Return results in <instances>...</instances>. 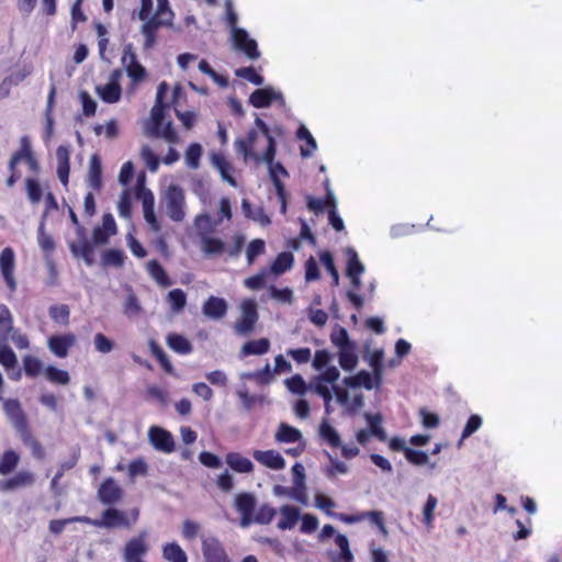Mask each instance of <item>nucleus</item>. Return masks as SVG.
Instances as JSON below:
<instances>
[{"label": "nucleus", "mask_w": 562, "mask_h": 562, "mask_svg": "<svg viewBox=\"0 0 562 562\" xmlns=\"http://www.w3.org/2000/svg\"><path fill=\"white\" fill-rule=\"evenodd\" d=\"M173 13L169 8L168 0H157V11L155 15L147 19L142 26V33L145 36V48H151L156 43V33L160 26L170 25Z\"/></svg>", "instance_id": "obj_1"}, {"label": "nucleus", "mask_w": 562, "mask_h": 562, "mask_svg": "<svg viewBox=\"0 0 562 562\" xmlns=\"http://www.w3.org/2000/svg\"><path fill=\"white\" fill-rule=\"evenodd\" d=\"M165 117L164 104H154L150 111V121L145 126V133L150 137H162L168 143L176 144L179 142L178 134L171 122L162 126Z\"/></svg>", "instance_id": "obj_2"}, {"label": "nucleus", "mask_w": 562, "mask_h": 562, "mask_svg": "<svg viewBox=\"0 0 562 562\" xmlns=\"http://www.w3.org/2000/svg\"><path fill=\"white\" fill-rule=\"evenodd\" d=\"M267 139L263 137L261 131L256 125V128L250 130L246 137L237 138L234 143L235 150L238 155L243 156L244 161L247 162L252 160L255 162H260L262 159V153L259 148V143Z\"/></svg>", "instance_id": "obj_3"}, {"label": "nucleus", "mask_w": 562, "mask_h": 562, "mask_svg": "<svg viewBox=\"0 0 562 562\" xmlns=\"http://www.w3.org/2000/svg\"><path fill=\"white\" fill-rule=\"evenodd\" d=\"M340 378L337 367H329L323 373L313 376L310 381V391L319 395L324 400L326 413H330V402L333 393L328 384L336 383Z\"/></svg>", "instance_id": "obj_4"}, {"label": "nucleus", "mask_w": 562, "mask_h": 562, "mask_svg": "<svg viewBox=\"0 0 562 562\" xmlns=\"http://www.w3.org/2000/svg\"><path fill=\"white\" fill-rule=\"evenodd\" d=\"M11 339L19 349L30 347L29 338L13 326V316L9 307L0 305V344H5Z\"/></svg>", "instance_id": "obj_5"}, {"label": "nucleus", "mask_w": 562, "mask_h": 562, "mask_svg": "<svg viewBox=\"0 0 562 562\" xmlns=\"http://www.w3.org/2000/svg\"><path fill=\"white\" fill-rule=\"evenodd\" d=\"M162 202L166 207L167 215L175 222H182L186 217V193L178 184L167 187Z\"/></svg>", "instance_id": "obj_6"}, {"label": "nucleus", "mask_w": 562, "mask_h": 562, "mask_svg": "<svg viewBox=\"0 0 562 562\" xmlns=\"http://www.w3.org/2000/svg\"><path fill=\"white\" fill-rule=\"evenodd\" d=\"M255 125L259 127L263 137L267 139V148L262 153L261 161L268 165L270 178H273V176L278 178H280V176L288 177L286 169L280 162H274L276 140L270 134L268 125L258 116L255 120Z\"/></svg>", "instance_id": "obj_7"}, {"label": "nucleus", "mask_w": 562, "mask_h": 562, "mask_svg": "<svg viewBox=\"0 0 562 562\" xmlns=\"http://www.w3.org/2000/svg\"><path fill=\"white\" fill-rule=\"evenodd\" d=\"M149 550L148 532L142 530L125 542L121 551L122 560L123 562H146L144 559Z\"/></svg>", "instance_id": "obj_8"}, {"label": "nucleus", "mask_w": 562, "mask_h": 562, "mask_svg": "<svg viewBox=\"0 0 562 562\" xmlns=\"http://www.w3.org/2000/svg\"><path fill=\"white\" fill-rule=\"evenodd\" d=\"M241 317L234 328L238 335L246 336L254 330L258 321L257 303L254 300H245L241 305Z\"/></svg>", "instance_id": "obj_9"}, {"label": "nucleus", "mask_w": 562, "mask_h": 562, "mask_svg": "<svg viewBox=\"0 0 562 562\" xmlns=\"http://www.w3.org/2000/svg\"><path fill=\"white\" fill-rule=\"evenodd\" d=\"M121 61L126 70L127 76L132 79L133 83H138L139 81L145 79L147 75L146 69L138 63L136 54L133 50L132 44H127L124 46Z\"/></svg>", "instance_id": "obj_10"}, {"label": "nucleus", "mask_w": 562, "mask_h": 562, "mask_svg": "<svg viewBox=\"0 0 562 562\" xmlns=\"http://www.w3.org/2000/svg\"><path fill=\"white\" fill-rule=\"evenodd\" d=\"M257 505V499L251 493H239L235 496L234 506L240 514V526L247 528L252 524L254 510Z\"/></svg>", "instance_id": "obj_11"}, {"label": "nucleus", "mask_w": 562, "mask_h": 562, "mask_svg": "<svg viewBox=\"0 0 562 562\" xmlns=\"http://www.w3.org/2000/svg\"><path fill=\"white\" fill-rule=\"evenodd\" d=\"M202 552L205 562H231L223 544L216 537L202 538Z\"/></svg>", "instance_id": "obj_12"}, {"label": "nucleus", "mask_w": 562, "mask_h": 562, "mask_svg": "<svg viewBox=\"0 0 562 562\" xmlns=\"http://www.w3.org/2000/svg\"><path fill=\"white\" fill-rule=\"evenodd\" d=\"M232 40L236 49L243 52L249 59H258L260 52L257 42L249 37L245 29H236L232 34Z\"/></svg>", "instance_id": "obj_13"}, {"label": "nucleus", "mask_w": 562, "mask_h": 562, "mask_svg": "<svg viewBox=\"0 0 562 562\" xmlns=\"http://www.w3.org/2000/svg\"><path fill=\"white\" fill-rule=\"evenodd\" d=\"M148 439L151 446L160 452L171 453L175 450L173 436L159 426H151L149 428Z\"/></svg>", "instance_id": "obj_14"}, {"label": "nucleus", "mask_w": 562, "mask_h": 562, "mask_svg": "<svg viewBox=\"0 0 562 562\" xmlns=\"http://www.w3.org/2000/svg\"><path fill=\"white\" fill-rule=\"evenodd\" d=\"M123 494L122 487L112 477L105 479L98 490L99 501L109 506L119 503Z\"/></svg>", "instance_id": "obj_15"}, {"label": "nucleus", "mask_w": 562, "mask_h": 562, "mask_svg": "<svg viewBox=\"0 0 562 562\" xmlns=\"http://www.w3.org/2000/svg\"><path fill=\"white\" fill-rule=\"evenodd\" d=\"M15 256L12 248L7 247L0 254V269L2 277L11 291H15L16 281L14 278Z\"/></svg>", "instance_id": "obj_16"}, {"label": "nucleus", "mask_w": 562, "mask_h": 562, "mask_svg": "<svg viewBox=\"0 0 562 562\" xmlns=\"http://www.w3.org/2000/svg\"><path fill=\"white\" fill-rule=\"evenodd\" d=\"M77 338L74 334L54 335L48 338V349L58 358H66L69 349L76 345Z\"/></svg>", "instance_id": "obj_17"}, {"label": "nucleus", "mask_w": 562, "mask_h": 562, "mask_svg": "<svg viewBox=\"0 0 562 562\" xmlns=\"http://www.w3.org/2000/svg\"><path fill=\"white\" fill-rule=\"evenodd\" d=\"M3 409L9 420L18 431L24 432L27 429L26 418L19 401L11 398L5 400L3 402Z\"/></svg>", "instance_id": "obj_18"}, {"label": "nucleus", "mask_w": 562, "mask_h": 562, "mask_svg": "<svg viewBox=\"0 0 562 562\" xmlns=\"http://www.w3.org/2000/svg\"><path fill=\"white\" fill-rule=\"evenodd\" d=\"M100 524H97V528H115L124 527L130 528L132 526L130 519H127L124 512L119 510L114 507H110L102 513V518L99 519Z\"/></svg>", "instance_id": "obj_19"}, {"label": "nucleus", "mask_w": 562, "mask_h": 562, "mask_svg": "<svg viewBox=\"0 0 562 562\" xmlns=\"http://www.w3.org/2000/svg\"><path fill=\"white\" fill-rule=\"evenodd\" d=\"M252 457L257 462L272 470H282L285 467L284 458L277 450H255Z\"/></svg>", "instance_id": "obj_20"}, {"label": "nucleus", "mask_w": 562, "mask_h": 562, "mask_svg": "<svg viewBox=\"0 0 562 562\" xmlns=\"http://www.w3.org/2000/svg\"><path fill=\"white\" fill-rule=\"evenodd\" d=\"M273 100H280L282 104L284 103L282 93L280 91H276L272 88L257 89L250 94L249 98V102L255 108L269 106Z\"/></svg>", "instance_id": "obj_21"}, {"label": "nucleus", "mask_w": 562, "mask_h": 562, "mask_svg": "<svg viewBox=\"0 0 562 562\" xmlns=\"http://www.w3.org/2000/svg\"><path fill=\"white\" fill-rule=\"evenodd\" d=\"M228 310L227 302L217 296H210L203 304L202 312L203 314L211 319H221L223 318Z\"/></svg>", "instance_id": "obj_22"}, {"label": "nucleus", "mask_w": 562, "mask_h": 562, "mask_svg": "<svg viewBox=\"0 0 562 562\" xmlns=\"http://www.w3.org/2000/svg\"><path fill=\"white\" fill-rule=\"evenodd\" d=\"M357 351L358 346L356 342L338 350V362L344 371L351 372L357 368L359 363Z\"/></svg>", "instance_id": "obj_23"}, {"label": "nucleus", "mask_w": 562, "mask_h": 562, "mask_svg": "<svg viewBox=\"0 0 562 562\" xmlns=\"http://www.w3.org/2000/svg\"><path fill=\"white\" fill-rule=\"evenodd\" d=\"M69 248L75 257L82 258L88 266H92L94 263V248L88 238L71 241L69 244Z\"/></svg>", "instance_id": "obj_24"}, {"label": "nucleus", "mask_w": 562, "mask_h": 562, "mask_svg": "<svg viewBox=\"0 0 562 562\" xmlns=\"http://www.w3.org/2000/svg\"><path fill=\"white\" fill-rule=\"evenodd\" d=\"M280 520L278 528L281 530H291L300 519V509L292 505H283L279 509Z\"/></svg>", "instance_id": "obj_25"}, {"label": "nucleus", "mask_w": 562, "mask_h": 562, "mask_svg": "<svg viewBox=\"0 0 562 562\" xmlns=\"http://www.w3.org/2000/svg\"><path fill=\"white\" fill-rule=\"evenodd\" d=\"M34 476L31 472L21 471L16 473L13 477L4 481H0V490L1 491H13L15 488L22 486H29L33 484Z\"/></svg>", "instance_id": "obj_26"}, {"label": "nucleus", "mask_w": 562, "mask_h": 562, "mask_svg": "<svg viewBox=\"0 0 562 562\" xmlns=\"http://www.w3.org/2000/svg\"><path fill=\"white\" fill-rule=\"evenodd\" d=\"M345 386L350 389L364 387L366 390L373 389V380L370 372L366 370L359 371L355 375L345 376L342 380Z\"/></svg>", "instance_id": "obj_27"}, {"label": "nucleus", "mask_w": 562, "mask_h": 562, "mask_svg": "<svg viewBox=\"0 0 562 562\" xmlns=\"http://www.w3.org/2000/svg\"><path fill=\"white\" fill-rule=\"evenodd\" d=\"M226 463L232 470L238 473H250L254 470L252 462L248 458L243 457L238 452L227 453Z\"/></svg>", "instance_id": "obj_28"}, {"label": "nucleus", "mask_w": 562, "mask_h": 562, "mask_svg": "<svg viewBox=\"0 0 562 562\" xmlns=\"http://www.w3.org/2000/svg\"><path fill=\"white\" fill-rule=\"evenodd\" d=\"M95 91L101 100L105 103H116L120 101L122 95L120 83L108 82L103 86H98Z\"/></svg>", "instance_id": "obj_29"}, {"label": "nucleus", "mask_w": 562, "mask_h": 562, "mask_svg": "<svg viewBox=\"0 0 562 562\" xmlns=\"http://www.w3.org/2000/svg\"><path fill=\"white\" fill-rule=\"evenodd\" d=\"M274 439L280 443H293L302 439V434L299 429L285 423H281L274 435Z\"/></svg>", "instance_id": "obj_30"}, {"label": "nucleus", "mask_w": 562, "mask_h": 562, "mask_svg": "<svg viewBox=\"0 0 562 562\" xmlns=\"http://www.w3.org/2000/svg\"><path fill=\"white\" fill-rule=\"evenodd\" d=\"M167 345L175 352L180 355H189L192 352V344L184 336L171 333L167 336Z\"/></svg>", "instance_id": "obj_31"}, {"label": "nucleus", "mask_w": 562, "mask_h": 562, "mask_svg": "<svg viewBox=\"0 0 562 562\" xmlns=\"http://www.w3.org/2000/svg\"><path fill=\"white\" fill-rule=\"evenodd\" d=\"M212 162L215 168L220 171L223 180L228 182L232 187H237L235 178L232 176L233 166L223 155H213Z\"/></svg>", "instance_id": "obj_32"}, {"label": "nucleus", "mask_w": 562, "mask_h": 562, "mask_svg": "<svg viewBox=\"0 0 562 562\" xmlns=\"http://www.w3.org/2000/svg\"><path fill=\"white\" fill-rule=\"evenodd\" d=\"M101 160L98 155H92L89 162L88 183L93 190H100L102 186L101 181Z\"/></svg>", "instance_id": "obj_33"}, {"label": "nucleus", "mask_w": 562, "mask_h": 562, "mask_svg": "<svg viewBox=\"0 0 562 562\" xmlns=\"http://www.w3.org/2000/svg\"><path fill=\"white\" fill-rule=\"evenodd\" d=\"M194 226L198 231L200 239H202L203 235L210 236V234L215 231V228L218 226V222H216V220H212L207 213H203L195 217Z\"/></svg>", "instance_id": "obj_34"}, {"label": "nucleus", "mask_w": 562, "mask_h": 562, "mask_svg": "<svg viewBox=\"0 0 562 562\" xmlns=\"http://www.w3.org/2000/svg\"><path fill=\"white\" fill-rule=\"evenodd\" d=\"M147 272L161 286L166 288L172 284L167 272L157 260H150L147 262Z\"/></svg>", "instance_id": "obj_35"}, {"label": "nucleus", "mask_w": 562, "mask_h": 562, "mask_svg": "<svg viewBox=\"0 0 562 562\" xmlns=\"http://www.w3.org/2000/svg\"><path fill=\"white\" fill-rule=\"evenodd\" d=\"M202 250L207 256H218L226 249L225 243L220 238L211 236H202L201 239Z\"/></svg>", "instance_id": "obj_36"}, {"label": "nucleus", "mask_w": 562, "mask_h": 562, "mask_svg": "<svg viewBox=\"0 0 562 562\" xmlns=\"http://www.w3.org/2000/svg\"><path fill=\"white\" fill-rule=\"evenodd\" d=\"M270 341L267 338H260L257 340H250L246 342L241 348L243 356H251V355H265L269 351Z\"/></svg>", "instance_id": "obj_37"}, {"label": "nucleus", "mask_w": 562, "mask_h": 562, "mask_svg": "<svg viewBox=\"0 0 562 562\" xmlns=\"http://www.w3.org/2000/svg\"><path fill=\"white\" fill-rule=\"evenodd\" d=\"M293 261L294 257L291 252H281L271 265L270 272L277 276L282 274L292 268Z\"/></svg>", "instance_id": "obj_38"}, {"label": "nucleus", "mask_w": 562, "mask_h": 562, "mask_svg": "<svg viewBox=\"0 0 562 562\" xmlns=\"http://www.w3.org/2000/svg\"><path fill=\"white\" fill-rule=\"evenodd\" d=\"M319 436L324 441H326L333 448H338L341 446V440H340L339 434L326 420H324L319 426Z\"/></svg>", "instance_id": "obj_39"}, {"label": "nucleus", "mask_w": 562, "mask_h": 562, "mask_svg": "<svg viewBox=\"0 0 562 562\" xmlns=\"http://www.w3.org/2000/svg\"><path fill=\"white\" fill-rule=\"evenodd\" d=\"M162 557L169 562H188L187 553L176 542L164 546Z\"/></svg>", "instance_id": "obj_40"}, {"label": "nucleus", "mask_w": 562, "mask_h": 562, "mask_svg": "<svg viewBox=\"0 0 562 562\" xmlns=\"http://www.w3.org/2000/svg\"><path fill=\"white\" fill-rule=\"evenodd\" d=\"M367 423L370 427L369 432L376 437L380 441L386 440V434L383 427L381 426L382 423V416L380 414H369L367 413L364 415Z\"/></svg>", "instance_id": "obj_41"}, {"label": "nucleus", "mask_w": 562, "mask_h": 562, "mask_svg": "<svg viewBox=\"0 0 562 562\" xmlns=\"http://www.w3.org/2000/svg\"><path fill=\"white\" fill-rule=\"evenodd\" d=\"M46 379L54 384L66 385L70 381V375L66 370L58 369L54 366H47L44 369Z\"/></svg>", "instance_id": "obj_42"}, {"label": "nucleus", "mask_w": 562, "mask_h": 562, "mask_svg": "<svg viewBox=\"0 0 562 562\" xmlns=\"http://www.w3.org/2000/svg\"><path fill=\"white\" fill-rule=\"evenodd\" d=\"M347 276L362 274L364 272V266L360 261L357 251L353 248H347Z\"/></svg>", "instance_id": "obj_43"}, {"label": "nucleus", "mask_w": 562, "mask_h": 562, "mask_svg": "<svg viewBox=\"0 0 562 562\" xmlns=\"http://www.w3.org/2000/svg\"><path fill=\"white\" fill-rule=\"evenodd\" d=\"M296 136L299 139L305 140L308 146L307 148L301 147V156L304 158L311 157L313 151L317 148L316 140L313 135L304 125H301L297 130Z\"/></svg>", "instance_id": "obj_44"}, {"label": "nucleus", "mask_w": 562, "mask_h": 562, "mask_svg": "<svg viewBox=\"0 0 562 562\" xmlns=\"http://www.w3.org/2000/svg\"><path fill=\"white\" fill-rule=\"evenodd\" d=\"M333 361V355L326 349H319L315 351L314 358L312 360V367L314 370L323 373L327 368L333 367L330 363Z\"/></svg>", "instance_id": "obj_45"}, {"label": "nucleus", "mask_w": 562, "mask_h": 562, "mask_svg": "<svg viewBox=\"0 0 562 562\" xmlns=\"http://www.w3.org/2000/svg\"><path fill=\"white\" fill-rule=\"evenodd\" d=\"M167 303L172 312L179 313L187 304V295L181 289H173L167 295Z\"/></svg>", "instance_id": "obj_46"}, {"label": "nucleus", "mask_w": 562, "mask_h": 562, "mask_svg": "<svg viewBox=\"0 0 562 562\" xmlns=\"http://www.w3.org/2000/svg\"><path fill=\"white\" fill-rule=\"evenodd\" d=\"M19 456L13 450L5 451L0 461V474L7 475L11 473L19 463Z\"/></svg>", "instance_id": "obj_47"}, {"label": "nucleus", "mask_w": 562, "mask_h": 562, "mask_svg": "<svg viewBox=\"0 0 562 562\" xmlns=\"http://www.w3.org/2000/svg\"><path fill=\"white\" fill-rule=\"evenodd\" d=\"M202 156V147L200 144L194 143L189 146L186 151L184 160L189 168L198 169L200 166V158Z\"/></svg>", "instance_id": "obj_48"}, {"label": "nucleus", "mask_w": 562, "mask_h": 562, "mask_svg": "<svg viewBox=\"0 0 562 562\" xmlns=\"http://www.w3.org/2000/svg\"><path fill=\"white\" fill-rule=\"evenodd\" d=\"M437 504H438L437 497L434 496L432 494H429L426 499V503L423 507L424 522L428 528L432 527L434 519H435V509L437 507Z\"/></svg>", "instance_id": "obj_49"}, {"label": "nucleus", "mask_w": 562, "mask_h": 562, "mask_svg": "<svg viewBox=\"0 0 562 562\" xmlns=\"http://www.w3.org/2000/svg\"><path fill=\"white\" fill-rule=\"evenodd\" d=\"M23 367L25 374L31 378H35L44 371L43 362L33 356H25L23 358Z\"/></svg>", "instance_id": "obj_50"}, {"label": "nucleus", "mask_w": 562, "mask_h": 562, "mask_svg": "<svg viewBox=\"0 0 562 562\" xmlns=\"http://www.w3.org/2000/svg\"><path fill=\"white\" fill-rule=\"evenodd\" d=\"M277 514V510L268 504L259 507L257 513L252 516V522L260 525H268L272 521Z\"/></svg>", "instance_id": "obj_51"}, {"label": "nucleus", "mask_w": 562, "mask_h": 562, "mask_svg": "<svg viewBox=\"0 0 562 562\" xmlns=\"http://www.w3.org/2000/svg\"><path fill=\"white\" fill-rule=\"evenodd\" d=\"M142 313V306L136 295L130 291L124 302V314L128 318H135Z\"/></svg>", "instance_id": "obj_52"}, {"label": "nucleus", "mask_w": 562, "mask_h": 562, "mask_svg": "<svg viewBox=\"0 0 562 562\" xmlns=\"http://www.w3.org/2000/svg\"><path fill=\"white\" fill-rule=\"evenodd\" d=\"M26 194L31 203L37 204L42 200L43 192L40 182L34 178L25 180Z\"/></svg>", "instance_id": "obj_53"}, {"label": "nucleus", "mask_w": 562, "mask_h": 562, "mask_svg": "<svg viewBox=\"0 0 562 562\" xmlns=\"http://www.w3.org/2000/svg\"><path fill=\"white\" fill-rule=\"evenodd\" d=\"M149 348H150L151 353L159 361V363L162 367V369L167 373H172V371H173L172 364L169 361V359H168L167 355L165 353V351L161 349V347L156 341L150 340L149 341Z\"/></svg>", "instance_id": "obj_54"}, {"label": "nucleus", "mask_w": 562, "mask_h": 562, "mask_svg": "<svg viewBox=\"0 0 562 562\" xmlns=\"http://www.w3.org/2000/svg\"><path fill=\"white\" fill-rule=\"evenodd\" d=\"M330 341L338 350L355 344V341L349 338L348 331L344 327H339L330 334Z\"/></svg>", "instance_id": "obj_55"}, {"label": "nucleus", "mask_w": 562, "mask_h": 562, "mask_svg": "<svg viewBox=\"0 0 562 562\" xmlns=\"http://www.w3.org/2000/svg\"><path fill=\"white\" fill-rule=\"evenodd\" d=\"M49 316L54 322L67 325L69 322L70 311L65 304L53 305L49 307Z\"/></svg>", "instance_id": "obj_56"}, {"label": "nucleus", "mask_w": 562, "mask_h": 562, "mask_svg": "<svg viewBox=\"0 0 562 562\" xmlns=\"http://www.w3.org/2000/svg\"><path fill=\"white\" fill-rule=\"evenodd\" d=\"M285 384L289 391L297 395H304L307 391H310V383L306 384V382L300 374H296L288 379L285 381Z\"/></svg>", "instance_id": "obj_57"}, {"label": "nucleus", "mask_w": 562, "mask_h": 562, "mask_svg": "<svg viewBox=\"0 0 562 562\" xmlns=\"http://www.w3.org/2000/svg\"><path fill=\"white\" fill-rule=\"evenodd\" d=\"M0 363L5 369L15 368L18 359L13 350L5 344H0Z\"/></svg>", "instance_id": "obj_58"}, {"label": "nucleus", "mask_w": 562, "mask_h": 562, "mask_svg": "<svg viewBox=\"0 0 562 562\" xmlns=\"http://www.w3.org/2000/svg\"><path fill=\"white\" fill-rule=\"evenodd\" d=\"M124 259V252L119 249H109L102 256V261L105 266L122 267Z\"/></svg>", "instance_id": "obj_59"}, {"label": "nucleus", "mask_w": 562, "mask_h": 562, "mask_svg": "<svg viewBox=\"0 0 562 562\" xmlns=\"http://www.w3.org/2000/svg\"><path fill=\"white\" fill-rule=\"evenodd\" d=\"M266 245L262 239H254L246 249L248 265H252L256 258L265 252Z\"/></svg>", "instance_id": "obj_60"}, {"label": "nucleus", "mask_w": 562, "mask_h": 562, "mask_svg": "<svg viewBox=\"0 0 562 562\" xmlns=\"http://www.w3.org/2000/svg\"><path fill=\"white\" fill-rule=\"evenodd\" d=\"M335 542L340 550V559L344 562H351L353 560V555L349 548L348 538L345 535L338 533L335 537Z\"/></svg>", "instance_id": "obj_61"}, {"label": "nucleus", "mask_w": 562, "mask_h": 562, "mask_svg": "<svg viewBox=\"0 0 562 562\" xmlns=\"http://www.w3.org/2000/svg\"><path fill=\"white\" fill-rule=\"evenodd\" d=\"M93 345L98 352L109 353L114 349V342L102 333H97L93 337Z\"/></svg>", "instance_id": "obj_62"}, {"label": "nucleus", "mask_w": 562, "mask_h": 562, "mask_svg": "<svg viewBox=\"0 0 562 562\" xmlns=\"http://www.w3.org/2000/svg\"><path fill=\"white\" fill-rule=\"evenodd\" d=\"M37 241H38L40 247L46 252H50L55 249L54 239L52 238V236H49L45 233L44 220H42L40 227H38Z\"/></svg>", "instance_id": "obj_63"}, {"label": "nucleus", "mask_w": 562, "mask_h": 562, "mask_svg": "<svg viewBox=\"0 0 562 562\" xmlns=\"http://www.w3.org/2000/svg\"><path fill=\"white\" fill-rule=\"evenodd\" d=\"M235 75L239 78L246 79L256 86L263 85V77L258 75L252 67L238 68Z\"/></svg>", "instance_id": "obj_64"}]
</instances>
